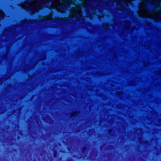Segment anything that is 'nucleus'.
Returning <instances> with one entry per match:
<instances>
[{
  "mask_svg": "<svg viewBox=\"0 0 161 161\" xmlns=\"http://www.w3.org/2000/svg\"><path fill=\"white\" fill-rule=\"evenodd\" d=\"M144 1L145 2H147V1H146V0H144Z\"/></svg>",
  "mask_w": 161,
  "mask_h": 161,
  "instance_id": "nucleus-6",
  "label": "nucleus"
},
{
  "mask_svg": "<svg viewBox=\"0 0 161 161\" xmlns=\"http://www.w3.org/2000/svg\"><path fill=\"white\" fill-rule=\"evenodd\" d=\"M87 147L86 146H84L82 148V151L83 152H86L87 150Z\"/></svg>",
  "mask_w": 161,
  "mask_h": 161,
  "instance_id": "nucleus-3",
  "label": "nucleus"
},
{
  "mask_svg": "<svg viewBox=\"0 0 161 161\" xmlns=\"http://www.w3.org/2000/svg\"><path fill=\"white\" fill-rule=\"evenodd\" d=\"M67 161H71V160H67Z\"/></svg>",
  "mask_w": 161,
  "mask_h": 161,
  "instance_id": "nucleus-7",
  "label": "nucleus"
},
{
  "mask_svg": "<svg viewBox=\"0 0 161 161\" xmlns=\"http://www.w3.org/2000/svg\"><path fill=\"white\" fill-rule=\"evenodd\" d=\"M147 142V141H145V143H146Z\"/></svg>",
  "mask_w": 161,
  "mask_h": 161,
  "instance_id": "nucleus-8",
  "label": "nucleus"
},
{
  "mask_svg": "<svg viewBox=\"0 0 161 161\" xmlns=\"http://www.w3.org/2000/svg\"><path fill=\"white\" fill-rule=\"evenodd\" d=\"M58 153L56 151H55L53 153V157L55 158H57L58 156Z\"/></svg>",
  "mask_w": 161,
  "mask_h": 161,
  "instance_id": "nucleus-2",
  "label": "nucleus"
},
{
  "mask_svg": "<svg viewBox=\"0 0 161 161\" xmlns=\"http://www.w3.org/2000/svg\"><path fill=\"white\" fill-rule=\"evenodd\" d=\"M112 132V130H109V132L110 133L111 132Z\"/></svg>",
  "mask_w": 161,
  "mask_h": 161,
  "instance_id": "nucleus-5",
  "label": "nucleus"
},
{
  "mask_svg": "<svg viewBox=\"0 0 161 161\" xmlns=\"http://www.w3.org/2000/svg\"><path fill=\"white\" fill-rule=\"evenodd\" d=\"M141 8L142 9H145L146 8V7L144 6H141Z\"/></svg>",
  "mask_w": 161,
  "mask_h": 161,
  "instance_id": "nucleus-4",
  "label": "nucleus"
},
{
  "mask_svg": "<svg viewBox=\"0 0 161 161\" xmlns=\"http://www.w3.org/2000/svg\"><path fill=\"white\" fill-rule=\"evenodd\" d=\"M78 113L77 111L74 112L71 114V117H74L77 115Z\"/></svg>",
  "mask_w": 161,
  "mask_h": 161,
  "instance_id": "nucleus-1",
  "label": "nucleus"
}]
</instances>
